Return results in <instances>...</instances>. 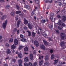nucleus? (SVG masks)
<instances>
[{
	"instance_id": "4",
	"label": "nucleus",
	"mask_w": 66,
	"mask_h": 66,
	"mask_svg": "<svg viewBox=\"0 0 66 66\" xmlns=\"http://www.w3.org/2000/svg\"><path fill=\"white\" fill-rule=\"evenodd\" d=\"M6 53L7 54L11 53V51L10 49L9 48L7 49L6 51Z\"/></svg>"
},
{
	"instance_id": "33",
	"label": "nucleus",
	"mask_w": 66,
	"mask_h": 66,
	"mask_svg": "<svg viewBox=\"0 0 66 66\" xmlns=\"http://www.w3.org/2000/svg\"><path fill=\"white\" fill-rule=\"evenodd\" d=\"M16 14H19L20 13H21V11H18L16 12Z\"/></svg>"
},
{
	"instance_id": "27",
	"label": "nucleus",
	"mask_w": 66,
	"mask_h": 66,
	"mask_svg": "<svg viewBox=\"0 0 66 66\" xmlns=\"http://www.w3.org/2000/svg\"><path fill=\"white\" fill-rule=\"evenodd\" d=\"M10 5H7L6 6L5 8L6 9H10Z\"/></svg>"
},
{
	"instance_id": "62",
	"label": "nucleus",
	"mask_w": 66,
	"mask_h": 66,
	"mask_svg": "<svg viewBox=\"0 0 66 66\" xmlns=\"http://www.w3.org/2000/svg\"><path fill=\"white\" fill-rule=\"evenodd\" d=\"M64 35V33H61V36H63V35Z\"/></svg>"
},
{
	"instance_id": "59",
	"label": "nucleus",
	"mask_w": 66,
	"mask_h": 66,
	"mask_svg": "<svg viewBox=\"0 0 66 66\" xmlns=\"http://www.w3.org/2000/svg\"><path fill=\"white\" fill-rule=\"evenodd\" d=\"M19 34V30H18L17 31V34Z\"/></svg>"
},
{
	"instance_id": "63",
	"label": "nucleus",
	"mask_w": 66,
	"mask_h": 66,
	"mask_svg": "<svg viewBox=\"0 0 66 66\" xmlns=\"http://www.w3.org/2000/svg\"><path fill=\"white\" fill-rule=\"evenodd\" d=\"M0 14L1 15H3V13L2 12H0Z\"/></svg>"
},
{
	"instance_id": "22",
	"label": "nucleus",
	"mask_w": 66,
	"mask_h": 66,
	"mask_svg": "<svg viewBox=\"0 0 66 66\" xmlns=\"http://www.w3.org/2000/svg\"><path fill=\"white\" fill-rule=\"evenodd\" d=\"M27 32L28 33V36H30L31 35V32H30V31H27Z\"/></svg>"
},
{
	"instance_id": "60",
	"label": "nucleus",
	"mask_w": 66,
	"mask_h": 66,
	"mask_svg": "<svg viewBox=\"0 0 66 66\" xmlns=\"http://www.w3.org/2000/svg\"><path fill=\"white\" fill-rule=\"evenodd\" d=\"M66 3H64L62 5L63 6H65L66 5Z\"/></svg>"
},
{
	"instance_id": "54",
	"label": "nucleus",
	"mask_w": 66,
	"mask_h": 66,
	"mask_svg": "<svg viewBox=\"0 0 66 66\" xmlns=\"http://www.w3.org/2000/svg\"><path fill=\"white\" fill-rule=\"evenodd\" d=\"M54 15V13H51L50 14L51 16H53Z\"/></svg>"
},
{
	"instance_id": "23",
	"label": "nucleus",
	"mask_w": 66,
	"mask_h": 66,
	"mask_svg": "<svg viewBox=\"0 0 66 66\" xmlns=\"http://www.w3.org/2000/svg\"><path fill=\"white\" fill-rule=\"evenodd\" d=\"M33 54H31L30 55V57L31 60H33Z\"/></svg>"
},
{
	"instance_id": "1",
	"label": "nucleus",
	"mask_w": 66,
	"mask_h": 66,
	"mask_svg": "<svg viewBox=\"0 0 66 66\" xmlns=\"http://www.w3.org/2000/svg\"><path fill=\"white\" fill-rule=\"evenodd\" d=\"M34 45L36 47H38L39 46V43L36 40H35L34 42Z\"/></svg>"
},
{
	"instance_id": "30",
	"label": "nucleus",
	"mask_w": 66,
	"mask_h": 66,
	"mask_svg": "<svg viewBox=\"0 0 66 66\" xmlns=\"http://www.w3.org/2000/svg\"><path fill=\"white\" fill-rule=\"evenodd\" d=\"M13 42V38H11L9 41V43H12Z\"/></svg>"
},
{
	"instance_id": "26",
	"label": "nucleus",
	"mask_w": 66,
	"mask_h": 66,
	"mask_svg": "<svg viewBox=\"0 0 66 66\" xmlns=\"http://www.w3.org/2000/svg\"><path fill=\"white\" fill-rule=\"evenodd\" d=\"M10 15L12 17H14L15 15V13L13 12H12L10 13Z\"/></svg>"
},
{
	"instance_id": "40",
	"label": "nucleus",
	"mask_w": 66,
	"mask_h": 66,
	"mask_svg": "<svg viewBox=\"0 0 66 66\" xmlns=\"http://www.w3.org/2000/svg\"><path fill=\"white\" fill-rule=\"evenodd\" d=\"M43 57H44V56H39V59H40V60H42V59H43Z\"/></svg>"
},
{
	"instance_id": "24",
	"label": "nucleus",
	"mask_w": 66,
	"mask_h": 66,
	"mask_svg": "<svg viewBox=\"0 0 66 66\" xmlns=\"http://www.w3.org/2000/svg\"><path fill=\"white\" fill-rule=\"evenodd\" d=\"M50 19L52 21H54L55 20V18H53L52 16H51Z\"/></svg>"
},
{
	"instance_id": "37",
	"label": "nucleus",
	"mask_w": 66,
	"mask_h": 66,
	"mask_svg": "<svg viewBox=\"0 0 66 66\" xmlns=\"http://www.w3.org/2000/svg\"><path fill=\"white\" fill-rule=\"evenodd\" d=\"M24 66H29V64L27 63H24Z\"/></svg>"
},
{
	"instance_id": "41",
	"label": "nucleus",
	"mask_w": 66,
	"mask_h": 66,
	"mask_svg": "<svg viewBox=\"0 0 66 66\" xmlns=\"http://www.w3.org/2000/svg\"><path fill=\"white\" fill-rule=\"evenodd\" d=\"M5 46L7 48H9V44L8 43H6L5 45Z\"/></svg>"
},
{
	"instance_id": "55",
	"label": "nucleus",
	"mask_w": 66,
	"mask_h": 66,
	"mask_svg": "<svg viewBox=\"0 0 66 66\" xmlns=\"http://www.w3.org/2000/svg\"><path fill=\"white\" fill-rule=\"evenodd\" d=\"M12 62H16V60L15 59H13L12 60Z\"/></svg>"
},
{
	"instance_id": "46",
	"label": "nucleus",
	"mask_w": 66,
	"mask_h": 66,
	"mask_svg": "<svg viewBox=\"0 0 66 66\" xmlns=\"http://www.w3.org/2000/svg\"><path fill=\"white\" fill-rule=\"evenodd\" d=\"M42 23H45L46 22V21L45 20H42Z\"/></svg>"
},
{
	"instance_id": "47",
	"label": "nucleus",
	"mask_w": 66,
	"mask_h": 66,
	"mask_svg": "<svg viewBox=\"0 0 66 66\" xmlns=\"http://www.w3.org/2000/svg\"><path fill=\"white\" fill-rule=\"evenodd\" d=\"M33 65L34 66H36V65H37V62H35L34 64Z\"/></svg>"
},
{
	"instance_id": "35",
	"label": "nucleus",
	"mask_w": 66,
	"mask_h": 66,
	"mask_svg": "<svg viewBox=\"0 0 66 66\" xmlns=\"http://www.w3.org/2000/svg\"><path fill=\"white\" fill-rule=\"evenodd\" d=\"M51 60H53V59L54 58V55L53 54H52L51 55Z\"/></svg>"
},
{
	"instance_id": "58",
	"label": "nucleus",
	"mask_w": 66,
	"mask_h": 66,
	"mask_svg": "<svg viewBox=\"0 0 66 66\" xmlns=\"http://www.w3.org/2000/svg\"><path fill=\"white\" fill-rule=\"evenodd\" d=\"M62 65H63V63H62V62H61L60 63V66H62Z\"/></svg>"
},
{
	"instance_id": "50",
	"label": "nucleus",
	"mask_w": 66,
	"mask_h": 66,
	"mask_svg": "<svg viewBox=\"0 0 66 66\" xmlns=\"http://www.w3.org/2000/svg\"><path fill=\"white\" fill-rule=\"evenodd\" d=\"M61 38L62 39H64V36H61Z\"/></svg>"
},
{
	"instance_id": "28",
	"label": "nucleus",
	"mask_w": 66,
	"mask_h": 66,
	"mask_svg": "<svg viewBox=\"0 0 66 66\" xmlns=\"http://www.w3.org/2000/svg\"><path fill=\"white\" fill-rule=\"evenodd\" d=\"M35 11H36V10L35 9H34L33 10V11L32 12V13H31V14L32 15H34L35 14Z\"/></svg>"
},
{
	"instance_id": "56",
	"label": "nucleus",
	"mask_w": 66,
	"mask_h": 66,
	"mask_svg": "<svg viewBox=\"0 0 66 66\" xmlns=\"http://www.w3.org/2000/svg\"><path fill=\"white\" fill-rule=\"evenodd\" d=\"M21 38H23V35H20Z\"/></svg>"
},
{
	"instance_id": "8",
	"label": "nucleus",
	"mask_w": 66,
	"mask_h": 66,
	"mask_svg": "<svg viewBox=\"0 0 66 66\" xmlns=\"http://www.w3.org/2000/svg\"><path fill=\"white\" fill-rule=\"evenodd\" d=\"M20 22H21V21L20 20H19L17 22V25L18 28H19V25L20 24Z\"/></svg>"
},
{
	"instance_id": "9",
	"label": "nucleus",
	"mask_w": 66,
	"mask_h": 66,
	"mask_svg": "<svg viewBox=\"0 0 66 66\" xmlns=\"http://www.w3.org/2000/svg\"><path fill=\"white\" fill-rule=\"evenodd\" d=\"M44 62V61L43 60L39 61V64L40 66H42V64H43V63Z\"/></svg>"
},
{
	"instance_id": "3",
	"label": "nucleus",
	"mask_w": 66,
	"mask_h": 66,
	"mask_svg": "<svg viewBox=\"0 0 66 66\" xmlns=\"http://www.w3.org/2000/svg\"><path fill=\"white\" fill-rule=\"evenodd\" d=\"M40 48H41V49L43 50H46V47H45V46L43 44L40 45Z\"/></svg>"
},
{
	"instance_id": "7",
	"label": "nucleus",
	"mask_w": 66,
	"mask_h": 66,
	"mask_svg": "<svg viewBox=\"0 0 66 66\" xmlns=\"http://www.w3.org/2000/svg\"><path fill=\"white\" fill-rule=\"evenodd\" d=\"M24 22L25 24H27L28 23V21L25 18L24 19Z\"/></svg>"
},
{
	"instance_id": "29",
	"label": "nucleus",
	"mask_w": 66,
	"mask_h": 66,
	"mask_svg": "<svg viewBox=\"0 0 66 66\" xmlns=\"http://www.w3.org/2000/svg\"><path fill=\"white\" fill-rule=\"evenodd\" d=\"M61 27H62V28L63 27H66V25L64 23H63L62 24Z\"/></svg>"
},
{
	"instance_id": "64",
	"label": "nucleus",
	"mask_w": 66,
	"mask_h": 66,
	"mask_svg": "<svg viewBox=\"0 0 66 66\" xmlns=\"http://www.w3.org/2000/svg\"><path fill=\"white\" fill-rule=\"evenodd\" d=\"M19 66H22V63L20 64H19Z\"/></svg>"
},
{
	"instance_id": "32",
	"label": "nucleus",
	"mask_w": 66,
	"mask_h": 66,
	"mask_svg": "<svg viewBox=\"0 0 66 66\" xmlns=\"http://www.w3.org/2000/svg\"><path fill=\"white\" fill-rule=\"evenodd\" d=\"M48 55H46L45 57V60H46V61H47V60H48Z\"/></svg>"
},
{
	"instance_id": "43",
	"label": "nucleus",
	"mask_w": 66,
	"mask_h": 66,
	"mask_svg": "<svg viewBox=\"0 0 66 66\" xmlns=\"http://www.w3.org/2000/svg\"><path fill=\"white\" fill-rule=\"evenodd\" d=\"M18 15H16L15 17V19L16 20H18Z\"/></svg>"
},
{
	"instance_id": "39",
	"label": "nucleus",
	"mask_w": 66,
	"mask_h": 66,
	"mask_svg": "<svg viewBox=\"0 0 66 66\" xmlns=\"http://www.w3.org/2000/svg\"><path fill=\"white\" fill-rule=\"evenodd\" d=\"M48 62H46L44 63V66H45L46 65H48Z\"/></svg>"
},
{
	"instance_id": "38",
	"label": "nucleus",
	"mask_w": 66,
	"mask_h": 66,
	"mask_svg": "<svg viewBox=\"0 0 66 66\" xmlns=\"http://www.w3.org/2000/svg\"><path fill=\"white\" fill-rule=\"evenodd\" d=\"M26 9H30V6L27 5H26Z\"/></svg>"
},
{
	"instance_id": "51",
	"label": "nucleus",
	"mask_w": 66,
	"mask_h": 66,
	"mask_svg": "<svg viewBox=\"0 0 66 66\" xmlns=\"http://www.w3.org/2000/svg\"><path fill=\"white\" fill-rule=\"evenodd\" d=\"M48 2L49 3H52V0H48Z\"/></svg>"
},
{
	"instance_id": "10",
	"label": "nucleus",
	"mask_w": 66,
	"mask_h": 66,
	"mask_svg": "<svg viewBox=\"0 0 66 66\" xmlns=\"http://www.w3.org/2000/svg\"><path fill=\"white\" fill-rule=\"evenodd\" d=\"M54 61L55 62L53 63V64H54V65H56V63L59 62V60H55Z\"/></svg>"
},
{
	"instance_id": "57",
	"label": "nucleus",
	"mask_w": 66,
	"mask_h": 66,
	"mask_svg": "<svg viewBox=\"0 0 66 66\" xmlns=\"http://www.w3.org/2000/svg\"><path fill=\"white\" fill-rule=\"evenodd\" d=\"M56 33H58V34H59V30H56Z\"/></svg>"
},
{
	"instance_id": "19",
	"label": "nucleus",
	"mask_w": 66,
	"mask_h": 66,
	"mask_svg": "<svg viewBox=\"0 0 66 66\" xmlns=\"http://www.w3.org/2000/svg\"><path fill=\"white\" fill-rule=\"evenodd\" d=\"M61 23H62V22H61V20H59V21L57 23V24L59 26H61Z\"/></svg>"
},
{
	"instance_id": "15",
	"label": "nucleus",
	"mask_w": 66,
	"mask_h": 66,
	"mask_svg": "<svg viewBox=\"0 0 66 66\" xmlns=\"http://www.w3.org/2000/svg\"><path fill=\"white\" fill-rule=\"evenodd\" d=\"M35 34H36V33H35L34 32H32V37H33V38L35 37Z\"/></svg>"
},
{
	"instance_id": "16",
	"label": "nucleus",
	"mask_w": 66,
	"mask_h": 66,
	"mask_svg": "<svg viewBox=\"0 0 66 66\" xmlns=\"http://www.w3.org/2000/svg\"><path fill=\"white\" fill-rule=\"evenodd\" d=\"M24 51L27 52L28 51V47H25L24 48Z\"/></svg>"
},
{
	"instance_id": "25",
	"label": "nucleus",
	"mask_w": 66,
	"mask_h": 66,
	"mask_svg": "<svg viewBox=\"0 0 66 66\" xmlns=\"http://www.w3.org/2000/svg\"><path fill=\"white\" fill-rule=\"evenodd\" d=\"M21 41L23 42H27V39L24 38H23L21 39Z\"/></svg>"
},
{
	"instance_id": "36",
	"label": "nucleus",
	"mask_w": 66,
	"mask_h": 66,
	"mask_svg": "<svg viewBox=\"0 0 66 66\" xmlns=\"http://www.w3.org/2000/svg\"><path fill=\"white\" fill-rule=\"evenodd\" d=\"M36 3L37 4H39V0H36Z\"/></svg>"
},
{
	"instance_id": "52",
	"label": "nucleus",
	"mask_w": 66,
	"mask_h": 66,
	"mask_svg": "<svg viewBox=\"0 0 66 66\" xmlns=\"http://www.w3.org/2000/svg\"><path fill=\"white\" fill-rule=\"evenodd\" d=\"M57 17H58V18H61V16L60 15H58Z\"/></svg>"
},
{
	"instance_id": "17",
	"label": "nucleus",
	"mask_w": 66,
	"mask_h": 66,
	"mask_svg": "<svg viewBox=\"0 0 66 66\" xmlns=\"http://www.w3.org/2000/svg\"><path fill=\"white\" fill-rule=\"evenodd\" d=\"M18 64H22V61L21 60H18Z\"/></svg>"
},
{
	"instance_id": "45",
	"label": "nucleus",
	"mask_w": 66,
	"mask_h": 66,
	"mask_svg": "<svg viewBox=\"0 0 66 66\" xmlns=\"http://www.w3.org/2000/svg\"><path fill=\"white\" fill-rule=\"evenodd\" d=\"M16 8L18 10H19V6H18V5H16Z\"/></svg>"
},
{
	"instance_id": "61",
	"label": "nucleus",
	"mask_w": 66,
	"mask_h": 66,
	"mask_svg": "<svg viewBox=\"0 0 66 66\" xmlns=\"http://www.w3.org/2000/svg\"><path fill=\"white\" fill-rule=\"evenodd\" d=\"M16 31H17V29L16 28H15L14 31H13V32H16Z\"/></svg>"
},
{
	"instance_id": "48",
	"label": "nucleus",
	"mask_w": 66,
	"mask_h": 66,
	"mask_svg": "<svg viewBox=\"0 0 66 66\" xmlns=\"http://www.w3.org/2000/svg\"><path fill=\"white\" fill-rule=\"evenodd\" d=\"M29 65L30 66H33L32 65V63L30 62H29Z\"/></svg>"
},
{
	"instance_id": "53",
	"label": "nucleus",
	"mask_w": 66,
	"mask_h": 66,
	"mask_svg": "<svg viewBox=\"0 0 66 66\" xmlns=\"http://www.w3.org/2000/svg\"><path fill=\"white\" fill-rule=\"evenodd\" d=\"M34 54H35L36 53V50H34L33 52Z\"/></svg>"
},
{
	"instance_id": "18",
	"label": "nucleus",
	"mask_w": 66,
	"mask_h": 66,
	"mask_svg": "<svg viewBox=\"0 0 66 66\" xmlns=\"http://www.w3.org/2000/svg\"><path fill=\"white\" fill-rule=\"evenodd\" d=\"M24 61L25 62H29V59H28V57H26L24 59Z\"/></svg>"
},
{
	"instance_id": "42",
	"label": "nucleus",
	"mask_w": 66,
	"mask_h": 66,
	"mask_svg": "<svg viewBox=\"0 0 66 66\" xmlns=\"http://www.w3.org/2000/svg\"><path fill=\"white\" fill-rule=\"evenodd\" d=\"M53 50L51 49L50 51V52L51 53H53Z\"/></svg>"
},
{
	"instance_id": "49",
	"label": "nucleus",
	"mask_w": 66,
	"mask_h": 66,
	"mask_svg": "<svg viewBox=\"0 0 66 66\" xmlns=\"http://www.w3.org/2000/svg\"><path fill=\"white\" fill-rule=\"evenodd\" d=\"M58 5H59V6H61L62 5V3H61L60 2H59L58 3Z\"/></svg>"
},
{
	"instance_id": "11",
	"label": "nucleus",
	"mask_w": 66,
	"mask_h": 66,
	"mask_svg": "<svg viewBox=\"0 0 66 66\" xmlns=\"http://www.w3.org/2000/svg\"><path fill=\"white\" fill-rule=\"evenodd\" d=\"M62 19L63 21H65L66 20V16H63L62 17Z\"/></svg>"
},
{
	"instance_id": "44",
	"label": "nucleus",
	"mask_w": 66,
	"mask_h": 66,
	"mask_svg": "<svg viewBox=\"0 0 66 66\" xmlns=\"http://www.w3.org/2000/svg\"><path fill=\"white\" fill-rule=\"evenodd\" d=\"M23 28L24 30H27L28 29V28H27V27L26 26H24V27Z\"/></svg>"
},
{
	"instance_id": "13",
	"label": "nucleus",
	"mask_w": 66,
	"mask_h": 66,
	"mask_svg": "<svg viewBox=\"0 0 66 66\" xmlns=\"http://www.w3.org/2000/svg\"><path fill=\"white\" fill-rule=\"evenodd\" d=\"M43 42L44 45H45V46H47V45H48V43L47 41L45 40H43Z\"/></svg>"
},
{
	"instance_id": "12",
	"label": "nucleus",
	"mask_w": 66,
	"mask_h": 66,
	"mask_svg": "<svg viewBox=\"0 0 66 66\" xmlns=\"http://www.w3.org/2000/svg\"><path fill=\"white\" fill-rule=\"evenodd\" d=\"M64 44L65 43H64V41H62L60 45L61 46V47H63V46H64Z\"/></svg>"
},
{
	"instance_id": "2",
	"label": "nucleus",
	"mask_w": 66,
	"mask_h": 66,
	"mask_svg": "<svg viewBox=\"0 0 66 66\" xmlns=\"http://www.w3.org/2000/svg\"><path fill=\"white\" fill-rule=\"evenodd\" d=\"M7 21L6 20L5 21V23H3V27L4 29H5L6 28V24H7Z\"/></svg>"
},
{
	"instance_id": "21",
	"label": "nucleus",
	"mask_w": 66,
	"mask_h": 66,
	"mask_svg": "<svg viewBox=\"0 0 66 66\" xmlns=\"http://www.w3.org/2000/svg\"><path fill=\"white\" fill-rule=\"evenodd\" d=\"M7 16H6V15H4L2 17L1 19L2 20H3L4 19L6 18Z\"/></svg>"
},
{
	"instance_id": "34",
	"label": "nucleus",
	"mask_w": 66,
	"mask_h": 66,
	"mask_svg": "<svg viewBox=\"0 0 66 66\" xmlns=\"http://www.w3.org/2000/svg\"><path fill=\"white\" fill-rule=\"evenodd\" d=\"M42 35L43 36H47V35L46 33H45V32H44L42 34Z\"/></svg>"
},
{
	"instance_id": "14",
	"label": "nucleus",
	"mask_w": 66,
	"mask_h": 66,
	"mask_svg": "<svg viewBox=\"0 0 66 66\" xmlns=\"http://www.w3.org/2000/svg\"><path fill=\"white\" fill-rule=\"evenodd\" d=\"M18 56L20 58H21L22 57V54L21 53H19L18 55Z\"/></svg>"
},
{
	"instance_id": "20",
	"label": "nucleus",
	"mask_w": 66,
	"mask_h": 66,
	"mask_svg": "<svg viewBox=\"0 0 66 66\" xmlns=\"http://www.w3.org/2000/svg\"><path fill=\"white\" fill-rule=\"evenodd\" d=\"M16 46H14V44H13V45H12L11 46V48L12 49H15Z\"/></svg>"
},
{
	"instance_id": "5",
	"label": "nucleus",
	"mask_w": 66,
	"mask_h": 66,
	"mask_svg": "<svg viewBox=\"0 0 66 66\" xmlns=\"http://www.w3.org/2000/svg\"><path fill=\"white\" fill-rule=\"evenodd\" d=\"M28 26L30 30H31L32 29V27H33V25L31 24L30 23H29L28 24Z\"/></svg>"
},
{
	"instance_id": "31",
	"label": "nucleus",
	"mask_w": 66,
	"mask_h": 66,
	"mask_svg": "<svg viewBox=\"0 0 66 66\" xmlns=\"http://www.w3.org/2000/svg\"><path fill=\"white\" fill-rule=\"evenodd\" d=\"M23 48V46H20L19 48V50H21V49H22Z\"/></svg>"
},
{
	"instance_id": "6",
	"label": "nucleus",
	"mask_w": 66,
	"mask_h": 66,
	"mask_svg": "<svg viewBox=\"0 0 66 66\" xmlns=\"http://www.w3.org/2000/svg\"><path fill=\"white\" fill-rule=\"evenodd\" d=\"M14 44L15 45H17L18 44V40H17V39H15L14 40Z\"/></svg>"
}]
</instances>
